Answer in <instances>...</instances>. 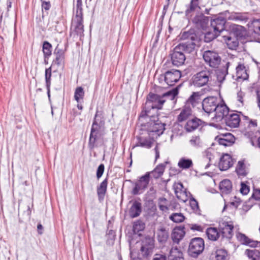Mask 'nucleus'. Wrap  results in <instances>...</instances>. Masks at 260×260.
<instances>
[{
	"instance_id": "1",
	"label": "nucleus",
	"mask_w": 260,
	"mask_h": 260,
	"mask_svg": "<svg viewBox=\"0 0 260 260\" xmlns=\"http://www.w3.org/2000/svg\"><path fill=\"white\" fill-rule=\"evenodd\" d=\"M178 93V87H175L162 95L150 92L147 95L146 102L145 105L142 106L139 118H145L147 115H149V114H151V111H154L155 113H158L157 110L162 109V105L166 102V100L163 99L164 98L170 96L171 100H173Z\"/></svg>"
},
{
	"instance_id": "2",
	"label": "nucleus",
	"mask_w": 260,
	"mask_h": 260,
	"mask_svg": "<svg viewBox=\"0 0 260 260\" xmlns=\"http://www.w3.org/2000/svg\"><path fill=\"white\" fill-rule=\"evenodd\" d=\"M194 50V44L179 43L176 46L170 53L172 64L179 67L184 64L186 59L185 53H190Z\"/></svg>"
},
{
	"instance_id": "3",
	"label": "nucleus",
	"mask_w": 260,
	"mask_h": 260,
	"mask_svg": "<svg viewBox=\"0 0 260 260\" xmlns=\"http://www.w3.org/2000/svg\"><path fill=\"white\" fill-rule=\"evenodd\" d=\"M158 116V113H154L149 114V115H147L146 117L144 118V119L147 118H149V120L146 123L142 124L141 126L143 129L148 132L149 136L155 134L157 136H160L165 130L166 124L159 120Z\"/></svg>"
},
{
	"instance_id": "4",
	"label": "nucleus",
	"mask_w": 260,
	"mask_h": 260,
	"mask_svg": "<svg viewBox=\"0 0 260 260\" xmlns=\"http://www.w3.org/2000/svg\"><path fill=\"white\" fill-rule=\"evenodd\" d=\"M205 249V242L201 237L191 239L187 249L188 255L192 258H197L203 253Z\"/></svg>"
},
{
	"instance_id": "5",
	"label": "nucleus",
	"mask_w": 260,
	"mask_h": 260,
	"mask_svg": "<svg viewBox=\"0 0 260 260\" xmlns=\"http://www.w3.org/2000/svg\"><path fill=\"white\" fill-rule=\"evenodd\" d=\"M127 181L134 185L131 191L132 194L136 196L142 194L148 187L150 182L149 173H146L144 175L139 177L136 181L131 180Z\"/></svg>"
},
{
	"instance_id": "6",
	"label": "nucleus",
	"mask_w": 260,
	"mask_h": 260,
	"mask_svg": "<svg viewBox=\"0 0 260 260\" xmlns=\"http://www.w3.org/2000/svg\"><path fill=\"white\" fill-rule=\"evenodd\" d=\"M181 40H189L191 42H186L184 43H193L194 48L197 43L200 44L203 39V32L196 30L195 28H190L187 31H181L180 34Z\"/></svg>"
},
{
	"instance_id": "7",
	"label": "nucleus",
	"mask_w": 260,
	"mask_h": 260,
	"mask_svg": "<svg viewBox=\"0 0 260 260\" xmlns=\"http://www.w3.org/2000/svg\"><path fill=\"white\" fill-rule=\"evenodd\" d=\"M211 71L209 70H202L195 74L190 79L191 85L196 87H201L208 84L211 79Z\"/></svg>"
},
{
	"instance_id": "8",
	"label": "nucleus",
	"mask_w": 260,
	"mask_h": 260,
	"mask_svg": "<svg viewBox=\"0 0 260 260\" xmlns=\"http://www.w3.org/2000/svg\"><path fill=\"white\" fill-rule=\"evenodd\" d=\"M229 11L226 10L220 13L218 15L214 16V18L210 20L211 26L213 27L214 31L216 33L221 34L225 30V23L226 22V14H229Z\"/></svg>"
},
{
	"instance_id": "9",
	"label": "nucleus",
	"mask_w": 260,
	"mask_h": 260,
	"mask_svg": "<svg viewBox=\"0 0 260 260\" xmlns=\"http://www.w3.org/2000/svg\"><path fill=\"white\" fill-rule=\"evenodd\" d=\"M105 124V120L103 111L97 110L93 118L90 133L103 134Z\"/></svg>"
},
{
	"instance_id": "10",
	"label": "nucleus",
	"mask_w": 260,
	"mask_h": 260,
	"mask_svg": "<svg viewBox=\"0 0 260 260\" xmlns=\"http://www.w3.org/2000/svg\"><path fill=\"white\" fill-rule=\"evenodd\" d=\"M181 77V72L180 71L172 69L168 70L160 75L159 80L164 79L168 86H172L179 80Z\"/></svg>"
},
{
	"instance_id": "11",
	"label": "nucleus",
	"mask_w": 260,
	"mask_h": 260,
	"mask_svg": "<svg viewBox=\"0 0 260 260\" xmlns=\"http://www.w3.org/2000/svg\"><path fill=\"white\" fill-rule=\"evenodd\" d=\"M203 57L205 62L212 68L217 67L221 62L220 56L213 51H205L203 53Z\"/></svg>"
},
{
	"instance_id": "12",
	"label": "nucleus",
	"mask_w": 260,
	"mask_h": 260,
	"mask_svg": "<svg viewBox=\"0 0 260 260\" xmlns=\"http://www.w3.org/2000/svg\"><path fill=\"white\" fill-rule=\"evenodd\" d=\"M154 248V240L153 238L146 237L142 241L140 251L144 257L150 255Z\"/></svg>"
},
{
	"instance_id": "13",
	"label": "nucleus",
	"mask_w": 260,
	"mask_h": 260,
	"mask_svg": "<svg viewBox=\"0 0 260 260\" xmlns=\"http://www.w3.org/2000/svg\"><path fill=\"white\" fill-rule=\"evenodd\" d=\"M209 20V17L205 16L203 13H200L195 15L192 21L198 28L206 30L208 27Z\"/></svg>"
},
{
	"instance_id": "14",
	"label": "nucleus",
	"mask_w": 260,
	"mask_h": 260,
	"mask_svg": "<svg viewBox=\"0 0 260 260\" xmlns=\"http://www.w3.org/2000/svg\"><path fill=\"white\" fill-rule=\"evenodd\" d=\"M230 36L233 35L237 40L245 39L247 35L246 28L240 25L232 24L229 26Z\"/></svg>"
},
{
	"instance_id": "15",
	"label": "nucleus",
	"mask_w": 260,
	"mask_h": 260,
	"mask_svg": "<svg viewBox=\"0 0 260 260\" xmlns=\"http://www.w3.org/2000/svg\"><path fill=\"white\" fill-rule=\"evenodd\" d=\"M218 230L222 238L231 239L233 236L234 225L229 222L222 221L219 223Z\"/></svg>"
},
{
	"instance_id": "16",
	"label": "nucleus",
	"mask_w": 260,
	"mask_h": 260,
	"mask_svg": "<svg viewBox=\"0 0 260 260\" xmlns=\"http://www.w3.org/2000/svg\"><path fill=\"white\" fill-rule=\"evenodd\" d=\"M217 98L214 96H208L205 98L202 102V108L207 113L210 114L217 108Z\"/></svg>"
},
{
	"instance_id": "17",
	"label": "nucleus",
	"mask_w": 260,
	"mask_h": 260,
	"mask_svg": "<svg viewBox=\"0 0 260 260\" xmlns=\"http://www.w3.org/2000/svg\"><path fill=\"white\" fill-rule=\"evenodd\" d=\"M237 240L242 244L252 248L260 247V241L250 239L245 234L238 233L236 234Z\"/></svg>"
},
{
	"instance_id": "18",
	"label": "nucleus",
	"mask_w": 260,
	"mask_h": 260,
	"mask_svg": "<svg viewBox=\"0 0 260 260\" xmlns=\"http://www.w3.org/2000/svg\"><path fill=\"white\" fill-rule=\"evenodd\" d=\"M215 140L219 145L225 147L231 146L235 142V138L231 133L221 134L216 136Z\"/></svg>"
},
{
	"instance_id": "19",
	"label": "nucleus",
	"mask_w": 260,
	"mask_h": 260,
	"mask_svg": "<svg viewBox=\"0 0 260 260\" xmlns=\"http://www.w3.org/2000/svg\"><path fill=\"white\" fill-rule=\"evenodd\" d=\"M233 165L232 156L228 153H225L220 158L218 167L221 171H226Z\"/></svg>"
},
{
	"instance_id": "20",
	"label": "nucleus",
	"mask_w": 260,
	"mask_h": 260,
	"mask_svg": "<svg viewBox=\"0 0 260 260\" xmlns=\"http://www.w3.org/2000/svg\"><path fill=\"white\" fill-rule=\"evenodd\" d=\"M226 125L231 128H236L239 126L240 118L238 114L235 113L229 114L224 118Z\"/></svg>"
},
{
	"instance_id": "21",
	"label": "nucleus",
	"mask_w": 260,
	"mask_h": 260,
	"mask_svg": "<svg viewBox=\"0 0 260 260\" xmlns=\"http://www.w3.org/2000/svg\"><path fill=\"white\" fill-rule=\"evenodd\" d=\"M65 51L66 50H63L59 47L58 44L56 46L53 52L54 54L55 55V58L53 60L51 66L56 64L57 66H59L61 65L62 62H64L65 58Z\"/></svg>"
},
{
	"instance_id": "22",
	"label": "nucleus",
	"mask_w": 260,
	"mask_h": 260,
	"mask_svg": "<svg viewBox=\"0 0 260 260\" xmlns=\"http://www.w3.org/2000/svg\"><path fill=\"white\" fill-rule=\"evenodd\" d=\"M185 234L184 226H176L171 234L172 239L174 243H178Z\"/></svg>"
},
{
	"instance_id": "23",
	"label": "nucleus",
	"mask_w": 260,
	"mask_h": 260,
	"mask_svg": "<svg viewBox=\"0 0 260 260\" xmlns=\"http://www.w3.org/2000/svg\"><path fill=\"white\" fill-rule=\"evenodd\" d=\"M219 188L222 196L223 194H230L233 189V185L231 181L228 179L222 180L219 184Z\"/></svg>"
},
{
	"instance_id": "24",
	"label": "nucleus",
	"mask_w": 260,
	"mask_h": 260,
	"mask_svg": "<svg viewBox=\"0 0 260 260\" xmlns=\"http://www.w3.org/2000/svg\"><path fill=\"white\" fill-rule=\"evenodd\" d=\"M168 163H169L168 161H166L163 164H159L153 171L147 172V173H149V179L150 180L151 176L155 179L160 177L164 172L166 165Z\"/></svg>"
},
{
	"instance_id": "25",
	"label": "nucleus",
	"mask_w": 260,
	"mask_h": 260,
	"mask_svg": "<svg viewBox=\"0 0 260 260\" xmlns=\"http://www.w3.org/2000/svg\"><path fill=\"white\" fill-rule=\"evenodd\" d=\"M108 183V174L106 178L97 187V194L99 200L102 201L104 200L105 196L107 192V186Z\"/></svg>"
},
{
	"instance_id": "26",
	"label": "nucleus",
	"mask_w": 260,
	"mask_h": 260,
	"mask_svg": "<svg viewBox=\"0 0 260 260\" xmlns=\"http://www.w3.org/2000/svg\"><path fill=\"white\" fill-rule=\"evenodd\" d=\"M75 26L74 32L75 34L80 37V38L83 37L84 28L83 25V18H75Z\"/></svg>"
},
{
	"instance_id": "27",
	"label": "nucleus",
	"mask_w": 260,
	"mask_h": 260,
	"mask_svg": "<svg viewBox=\"0 0 260 260\" xmlns=\"http://www.w3.org/2000/svg\"><path fill=\"white\" fill-rule=\"evenodd\" d=\"M247 25L250 33L260 37V19H253L249 22Z\"/></svg>"
},
{
	"instance_id": "28",
	"label": "nucleus",
	"mask_w": 260,
	"mask_h": 260,
	"mask_svg": "<svg viewBox=\"0 0 260 260\" xmlns=\"http://www.w3.org/2000/svg\"><path fill=\"white\" fill-rule=\"evenodd\" d=\"M142 211V204L140 202L135 201L129 209V215L134 218L138 217Z\"/></svg>"
},
{
	"instance_id": "29",
	"label": "nucleus",
	"mask_w": 260,
	"mask_h": 260,
	"mask_svg": "<svg viewBox=\"0 0 260 260\" xmlns=\"http://www.w3.org/2000/svg\"><path fill=\"white\" fill-rule=\"evenodd\" d=\"M103 135L104 134L101 133H90L88 143V147L90 150H92L99 146L98 141Z\"/></svg>"
},
{
	"instance_id": "30",
	"label": "nucleus",
	"mask_w": 260,
	"mask_h": 260,
	"mask_svg": "<svg viewBox=\"0 0 260 260\" xmlns=\"http://www.w3.org/2000/svg\"><path fill=\"white\" fill-rule=\"evenodd\" d=\"M203 121L200 119L194 117L192 119L188 120L185 125V129L187 132H191L197 129L200 125L202 124Z\"/></svg>"
},
{
	"instance_id": "31",
	"label": "nucleus",
	"mask_w": 260,
	"mask_h": 260,
	"mask_svg": "<svg viewBox=\"0 0 260 260\" xmlns=\"http://www.w3.org/2000/svg\"><path fill=\"white\" fill-rule=\"evenodd\" d=\"M214 112H215V117L216 118L224 119L229 113V108L225 104H218L217 108L216 110H214Z\"/></svg>"
},
{
	"instance_id": "32",
	"label": "nucleus",
	"mask_w": 260,
	"mask_h": 260,
	"mask_svg": "<svg viewBox=\"0 0 260 260\" xmlns=\"http://www.w3.org/2000/svg\"><path fill=\"white\" fill-rule=\"evenodd\" d=\"M199 4L200 0H190L189 4L186 5L185 16L190 17L191 16V13L195 11L196 9H201Z\"/></svg>"
},
{
	"instance_id": "33",
	"label": "nucleus",
	"mask_w": 260,
	"mask_h": 260,
	"mask_svg": "<svg viewBox=\"0 0 260 260\" xmlns=\"http://www.w3.org/2000/svg\"><path fill=\"white\" fill-rule=\"evenodd\" d=\"M209 91L210 88L208 87V88H204L202 89L200 92H193L188 98V102H189L192 105L198 103L199 101L200 100V96L204 93H206Z\"/></svg>"
},
{
	"instance_id": "34",
	"label": "nucleus",
	"mask_w": 260,
	"mask_h": 260,
	"mask_svg": "<svg viewBox=\"0 0 260 260\" xmlns=\"http://www.w3.org/2000/svg\"><path fill=\"white\" fill-rule=\"evenodd\" d=\"M229 66L230 62H228L225 66L218 69L216 72L217 79L220 83H222L224 81L226 75L228 74Z\"/></svg>"
},
{
	"instance_id": "35",
	"label": "nucleus",
	"mask_w": 260,
	"mask_h": 260,
	"mask_svg": "<svg viewBox=\"0 0 260 260\" xmlns=\"http://www.w3.org/2000/svg\"><path fill=\"white\" fill-rule=\"evenodd\" d=\"M169 260H184L183 253L177 247L172 248L168 255Z\"/></svg>"
},
{
	"instance_id": "36",
	"label": "nucleus",
	"mask_w": 260,
	"mask_h": 260,
	"mask_svg": "<svg viewBox=\"0 0 260 260\" xmlns=\"http://www.w3.org/2000/svg\"><path fill=\"white\" fill-rule=\"evenodd\" d=\"M206 234L208 238L211 241H215L219 237L220 233L216 228L210 227L207 228Z\"/></svg>"
},
{
	"instance_id": "37",
	"label": "nucleus",
	"mask_w": 260,
	"mask_h": 260,
	"mask_svg": "<svg viewBox=\"0 0 260 260\" xmlns=\"http://www.w3.org/2000/svg\"><path fill=\"white\" fill-rule=\"evenodd\" d=\"M137 139L138 143L134 146L135 147H142L147 148H150L152 147V142L149 140L147 138H144L141 136H137Z\"/></svg>"
},
{
	"instance_id": "38",
	"label": "nucleus",
	"mask_w": 260,
	"mask_h": 260,
	"mask_svg": "<svg viewBox=\"0 0 260 260\" xmlns=\"http://www.w3.org/2000/svg\"><path fill=\"white\" fill-rule=\"evenodd\" d=\"M244 254L249 260H260V251L258 250L247 249Z\"/></svg>"
},
{
	"instance_id": "39",
	"label": "nucleus",
	"mask_w": 260,
	"mask_h": 260,
	"mask_svg": "<svg viewBox=\"0 0 260 260\" xmlns=\"http://www.w3.org/2000/svg\"><path fill=\"white\" fill-rule=\"evenodd\" d=\"M222 37L229 49L232 50L236 49V48L238 46L239 40H237L236 38L235 40H233V39L231 36L223 35Z\"/></svg>"
},
{
	"instance_id": "40",
	"label": "nucleus",
	"mask_w": 260,
	"mask_h": 260,
	"mask_svg": "<svg viewBox=\"0 0 260 260\" xmlns=\"http://www.w3.org/2000/svg\"><path fill=\"white\" fill-rule=\"evenodd\" d=\"M145 228V224L141 220H137L134 222L133 224V232L134 234H137L140 236L141 234L139 233L144 230Z\"/></svg>"
},
{
	"instance_id": "41",
	"label": "nucleus",
	"mask_w": 260,
	"mask_h": 260,
	"mask_svg": "<svg viewBox=\"0 0 260 260\" xmlns=\"http://www.w3.org/2000/svg\"><path fill=\"white\" fill-rule=\"evenodd\" d=\"M191 115V109L189 107H185L182 109L177 117V121L179 122L186 120Z\"/></svg>"
},
{
	"instance_id": "42",
	"label": "nucleus",
	"mask_w": 260,
	"mask_h": 260,
	"mask_svg": "<svg viewBox=\"0 0 260 260\" xmlns=\"http://www.w3.org/2000/svg\"><path fill=\"white\" fill-rule=\"evenodd\" d=\"M193 165L192 161L191 159L182 157L180 159L178 166L182 169H188Z\"/></svg>"
},
{
	"instance_id": "43",
	"label": "nucleus",
	"mask_w": 260,
	"mask_h": 260,
	"mask_svg": "<svg viewBox=\"0 0 260 260\" xmlns=\"http://www.w3.org/2000/svg\"><path fill=\"white\" fill-rule=\"evenodd\" d=\"M84 91L82 87H77L74 93V99L78 103L83 102V100L84 96Z\"/></svg>"
},
{
	"instance_id": "44",
	"label": "nucleus",
	"mask_w": 260,
	"mask_h": 260,
	"mask_svg": "<svg viewBox=\"0 0 260 260\" xmlns=\"http://www.w3.org/2000/svg\"><path fill=\"white\" fill-rule=\"evenodd\" d=\"M220 33H216L213 30V32L208 31L205 33L203 32V38H204V41L206 43H210L213 40L216 39L218 36L220 35Z\"/></svg>"
},
{
	"instance_id": "45",
	"label": "nucleus",
	"mask_w": 260,
	"mask_h": 260,
	"mask_svg": "<svg viewBox=\"0 0 260 260\" xmlns=\"http://www.w3.org/2000/svg\"><path fill=\"white\" fill-rule=\"evenodd\" d=\"M248 19L249 18L247 14L242 13H235L233 15L229 18V19H231L234 21H240L244 22H247Z\"/></svg>"
},
{
	"instance_id": "46",
	"label": "nucleus",
	"mask_w": 260,
	"mask_h": 260,
	"mask_svg": "<svg viewBox=\"0 0 260 260\" xmlns=\"http://www.w3.org/2000/svg\"><path fill=\"white\" fill-rule=\"evenodd\" d=\"M214 155L211 153L210 150L208 149L206 150H205L203 154V159L204 161H206V160H208V162L206 165L205 169H207L208 168H209L211 165L212 164V159L214 158Z\"/></svg>"
},
{
	"instance_id": "47",
	"label": "nucleus",
	"mask_w": 260,
	"mask_h": 260,
	"mask_svg": "<svg viewBox=\"0 0 260 260\" xmlns=\"http://www.w3.org/2000/svg\"><path fill=\"white\" fill-rule=\"evenodd\" d=\"M52 46L47 41H44L42 44V51L43 55L51 56L52 55Z\"/></svg>"
},
{
	"instance_id": "48",
	"label": "nucleus",
	"mask_w": 260,
	"mask_h": 260,
	"mask_svg": "<svg viewBox=\"0 0 260 260\" xmlns=\"http://www.w3.org/2000/svg\"><path fill=\"white\" fill-rule=\"evenodd\" d=\"M169 237V233L164 228H161L157 233V238L159 242L162 243L167 241Z\"/></svg>"
},
{
	"instance_id": "49",
	"label": "nucleus",
	"mask_w": 260,
	"mask_h": 260,
	"mask_svg": "<svg viewBox=\"0 0 260 260\" xmlns=\"http://www.w3.org/2000/svg\"><path fill=\"white\" fill-rule=\"evenodd\" d=\"M106 235L107 236L106 244L109 246L113 245L116 239L115 232L113 230H110L107 231Z\"/></svg>"
},
{
	"instance_id": "50",
	"label": "nucleus",
	"mask_w": 260,
	"mask_h": 260,
	"mask_svg": "<svg viewBox=\"0 0 260 260\" xmlns=\"http://www.w3.org/2000/svg\"><path fill=\"white\" fill-rule=\"evenodd\" d=\"M185 218V216L181 213H173L169 216V219L175 223L182 222Z\"/></svg>"
},
{
	"instance_id": "51",
	"label": "nucleus",
	"mask_w": 260,
	"mask_h": 260,
	"mask_svg": "<svg viewBox=\"0 0 260 260\" xmlns=\"http://www.w3.org/2000/svg\"><path fill=\"white\" fill-rule=\"evenodd\" d=\"M236 171L238 176H246L247 173L245 170V167L243 161H239L236 168Z\"/></svg>"
},
{
	"instance_id": "52",
	"label": "nucleus",
	"mask_w": 260,
	"mask_h": 260,
	"mask_svg": "<svg viewBox=\"0 0 260 260\" xmlns=\"http://www.w3.org/2000/svg\"><path fill=\"white\" fill-rule=\"evenodd\" d=\"M215 254L216 260H228V253L225 249H217L216 251Z\"/></svg>"
},
{
	"instance_id": "53",
	"label": "nucleus",
	"mask_w": 260,
	"mask_h": 260,
	"mask_svg": "<svg viewBox=\"0 0 260 260\" xmlns=\"http://www.w3.org/2000/svg\"><path fill=\"white\" fill-rule=\"evenodd\" d=\"M75 18H83L82 0H77Z\"/></svg>"
},
{
	"instance_id": "54",
	"label": "nucleus",
	"mask_w": 260,
	"mask_h": 260,
	"mask_svg": "<svg viewBox=\"0 0 260 260\" xmlns=\"http://www.w3.org/2000/svg\"><path fill=\"white\" fill-rule=\"evenodd\" d=\"M174 191L175 193L176 196V197L178 199H179V196L178 193H186V189L184 188L183 184L181 182H178L176 186H174Z\"/></svg>"
},
{
	"instance_id": "55",
	"label": "nucleus",
	"mask_w": 260,
	"mask_h": 260,
	"mask_svg": "<svg viewBox=\"0 0 260 260\" xmlns=\"http://www.w3.org/2000/svg\"><path fill=\"white\" fill-rule=\"evenodd\" d=\"M52 66L46 69L45 73L46 86H51Z\"/></svg>"
},
{
	"instance_id": "56",
	"label": "nucleus",
	"mask_w": 260,
	"mask_h": 260,
	"mask_svg": "<svg viewBox=\"0 0 260 260\" xmlns=\"http://www.w3.org/2000/svg\"><path fill=\"white\" fill-rule=\"evenodd\" d=\"M42 4H41V7H42V11L43 12L42 17H44V11L46 12V14H48V11L50 10L51 5V3L49 2V0H40Z\"/></svg>"
},
{
	"instance_id": "57",
	"label": "nucleus",
	"mask_w": 260,
	"mask_h": 260,
	"mask_svg": "<svg viewBox=\"0 0 260 260\" xmlns=\"http://www.w3.org/2000/svg\"><path fill=\"white\" fill-rule=\"evenodd\" d=\"M189 142L190 144L194 147L200 146V138L199 136H192Z\"/></svg>"
},
{
	"instance_id": "58",
	"label": "nucleus",
	"mask_w": 260,
	"mask_h": 260,
	"mask_svg": "<svg viewBox=\"0 0 260 260\" xmlns=\"http://www.w3.org/2000/svg\"><path fill=\"white\" fill-rule=\"evenodd\" d=\"M105 171V166L103 164H101L98 167L96 172V176L98 179H99L103 175Z\"/></svg>"
},
{
	"instance_id": "59",
	"label": "nucleus",
	"mask_w": 260,
	"mask_h": 260,
	"mask_svg": "<svg viewBox=\"0 0 260 260\" xmlns=\"http://www.w3.org/2000/svg\"><path fill=\"white\" fill-rule=\"evenodd\" d=\"M249 190V186L246 185L244 182H242L241 183V188L240 189L241 193H242L243 195H246L248 193Z\"/></svg>"
},
{
	"instance_id": "60",
	"label": "nucleus",
	"mask_w": 260,
	"mask_h": 260,
	"mask_svg": "<svg viewBox=\"0 0 260 260\" xmlns=\"http://www.w3.org/2000/svg\"><path fill=\"white\" fill-rule=\"evenodd\" d=\"M236 72L238 76V78H240V76L242 75V73L246 72L245 67L243 64H239L236 67Z\"/></svg>"
},
{
	"instance_id": "61",
	"label": "nucleus",
	"mask_w": 260,
	"mask_h": 260,
	"mask_svg": "<svg viewBox=\"0 0 260 260\" xmlns=\"http://www.w3.org/2000/svg\"><path fill=\"white\" fill-rule=\"evenodd\" d=\"M254 199L256 201H260V189H254L253 193L249 199Z\"/></svg>"
},
{
	"instance_id": "62",
	"label": "nucleus",
	"mask_w": 260,
	"mask_h": 260,
	"mask_svg": "<svg viewBox=\"0 0 260 260\" xmlns=\"http://www.w3.org/2000/svg\"><path fill=\"white\" fill-rule=\"evenodd\" d=\"M190 204L191 208L193 210H196L199 209L198 203L197 201L193 198L190 199Z\"/></svg>"
},
{
	"instance_id": "63",
	"label": "nucleus",
	"mask_w": 260,
	"mask_h": 260,
	"mask_svg": "<svg viewBox=\"0 0 260 260\" xmlns=\"http://www.w3.org/2000/svg\"><path fill=\"white\" fill-rule=\"evenodd\" d=\"M190 229L192 231H196L198 232H203V228L198 224H192L191 225Z\"/></svg>"
},
{
	"instance_id": "64",
	"label": "nucleus",
	"mask_w": 260,
	"mask_h": 260,
	"mask_svg": "<svg viewBox=\"0 0 260 260\" xmlns=\"http://www.w3.org/2000/svg\"><path fill=\"white\" fill-rule=\"evenodd\" d=\"M153 260H167V257L165 255L156 254Z\"/></svg>"
}]
</instances>
